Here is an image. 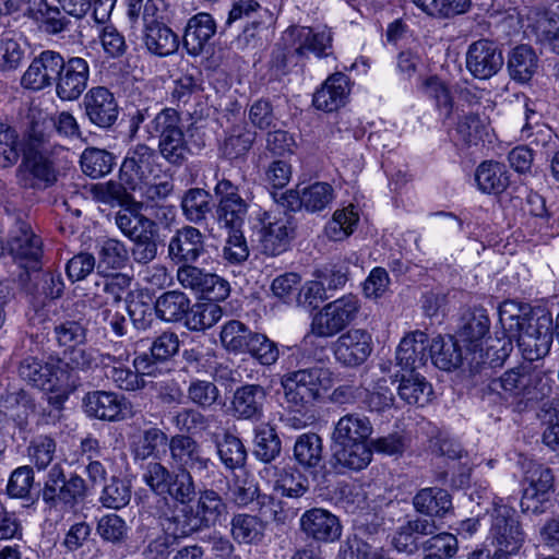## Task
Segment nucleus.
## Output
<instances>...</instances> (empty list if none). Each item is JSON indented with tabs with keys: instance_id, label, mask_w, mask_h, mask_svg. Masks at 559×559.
Instances as JSON below:
<instances>
[{
	"instance_id": "f257e3e1",
	"label": "nucleus",
	"mask_w": 559,
	"mask_h": 559,
	"mask_svg": "<svg viewBox=\"0 0 559 559\" xmlns=\"http://www.w3.org/2000/svg\"><path fill=\"white\" fill-rule=\"evenodd\" d=\"M332 383V372L318 366L287 372L281 378L285 402L296 412L314 402L320 396V391L328 390Z\"/></svg>"
},
{
	"instance_id": "f03ea898",
	"label": "nucleus",
	"mask_w": 559,
	"mask_h": 559,
	"mask_svg": "<svg viewBox=\"0 0 559 559\" xmlns=\"http://www.w3.org/2000/svg\"><path fill=\"white\" fill-rule=\"evenodd\" d=\"M499 322L504 331L503 337L489 338L485 356L492 367L501 365L513 349V340L520 338L526 330L532 329L531 309L514 300H506L499 307Z\"/></svg>"
},
{
	"instance_id": "7ed1b4c3",
	"label": "nucleus",
	"mask_w": 559,
	"mask_h": 559,
	"mask_svg": "<svg viewBox=\"0 0 559 559\" xmlns=\"http://www.w3.org/2000/svg\"><path fill=\"white\" fill-rule=\"evenodd\" d=\"M140 512L157 519L163 532L175 539L201 531L193 513V506L178 504L168 497H159L155 501L143 499Z\"/></svg>"
},
{
	"instance_id": "20e7f679",
	"label": "nucleus",
	"mask_w": 559,
	"mask_h": 559,
	"mask_svg": "<svg viewBox=\"0 0 559 559\" xmlns=\"http://www.w3.org/2000/svg\"><path fill=\"white\" fill-rule=\"evenodd\" d=\"M490 538L497 555H516L525 543V533L514 509L496 504L491 512Z\"/></svg>"
},
{
	"instance_id": "39448f33",
	"label": "nucleus",
	"mask_w": 559,
	"mask_h": 559,
	"mask_svg": "<svg viewBox=\"0 0 559 559\" xmlns=\"http://www.w3.org/2000/svg\"><path fill=\"white\" fill-rule=\"evenodd\" d=\"M359 309V299L354 295L331 301L313 317L311 333L318 337H332L355 320Z\"/></svg>"
},
{
	"instance_id": "423d86ee",
	"label": "nucleus",
	"mask_w": 559,
	"mask_h": 559,
	"mask_svg": "<svg viewBox=\"0 0 559 559\" xmlns=\"http://www.w3.org/2000/svg\"><path fill=\"white\" fill-rule=\"evenodd\" d=\"M259 221L261 251L271 257L286 251L295 233L293 217L282 212H264Z\"/></svg>"
},
{
	"instance_id": "0eeeda50",
	"label": "nucleus",
	"mask_w": 559,
	"mask_h": 559,
	"mask_svg": "<svg viewBox=\"0 0 559 559\" xmlns=\"http://www.w3.org/2000/svg\"><path fill=\"white\" fill-rule=\"evenodd\" d=\"M8 253L25 271L41 269L43 242L31 226L19 222L8 239Z\"/></svg>"
},
{
	"instance_id": "6e6552de",
	"label": "nucleus",
	"mask_w": 559,
	"mask_h": 559,
	"mask_svg": "<svg viewBox=\"0 0 559 559\" xmlns=\"http://www.w3.org/2000/svg\"><path fill=\"white\" fill-rule=\"evenodd\" d=\"M85 481L82 477L72 475L66 479L62 466L55 464L47 474L41 497L50 506L63 503L72 508L85 497Z\"/></svg>"
},
{
	"instance_id": "1a4fd4ad",
	"label": "nucleus",
	"mask_w": 559,
	"mask_h": 559,
	"mask_svg": "<svg viewBox=\"0 0 559 559\" xmlns=\"http://www.w3.org/2000/svg\"><path fill=\"white\" fill-rule=\"evenodd\" d=\"M214 192L218 198L216 218L228 231L241 230L248 213V203L238 192V187L228 179L219 180Z\"/></svg>"
},
{
	"instance_id": "9d476101",
	"label": "nucleus",
	"mask_w": 559,
	"mask_h": 559,
	"mask_svg": "<svg viewBox=\"0 0 559 559\" xmlns=\"http://www.w3.org/2000/svg\"><path fill=\"white\" fill-rule=\"evenodd\" d=\"M157 170L155 151L144 143L131 147L120 167V180L132 191L136 185L153 179Z\"/></svg>"
},
{
	"instance_id": "9b49d317",
	"label": "nucleus",
	"mask_w": 559,
	"mask_h": 559,
	"mask_svg": "<svg viewBox=\"0 0 559 559\" xmlns=\"http://www.w3.org/2000/svg\"><path fill=\"white\" fill-rule=\"evenodd\" d=\"M170 459L178 471H189L200 476H210L214 463L210 457L202 455L199 443L188 435H175L168 442Z\"/></svg>"
},
{
	"instance_id": "f8f14e48",
	"label": "nucleus",
	"mask_w": 559,
	"mask_h": 559,
	"mask_svg": "<svg viewBox=\"0 0 559 559\" xmlns=\"http://www.w3.org/2000/svg\"><path fill=\"white\" fill-rule=\"evenodd\" d=\"M502 51L489 39H479L469 45L466 52V68L479 80L496 75L503 66Z\"/></svg>"
},
{
	"instance_id": "ddd939ff",
	"label": "nucleus",
	"mask_w": 559,
	"mask_h": 559,
	"mask_svg": "<svg viewBox=\"0 0 559 559\" xmlns=\"http://www.w3.org/2000/svg\"><path fill=\"white\" fill-rule=\"evenodd\" d=\"M61 68L55 85L57 97L66 102L79 99L87 87L88 62L81 57H71L68 60L63 59Z\"/></svg>"
},
{
	"instance_id": "4468645a",
	"label": "nucleus",
	"mask_w": 559,
	"mask_h": 559,
	"mask_svg": "<svg viewBox=\"0 0 559 559\" xmlns=\"http://www.w3.org/2000/svg\"><path fill=\"white\" fill-rule=\"evenodd\" d=\"M83 107L88 121L102 129H110L119 116L118 102L105 86L90 88L84 95Z\"/></svg>"
},
{
	"instance_id": "2eb2a0df",
	"label": "nucleus",
	"mask_w": 559,
	"mask_h": 559,
	"mask_svg": "<svg viewBox=\"0 0 559 559\" xmlns=\"http://www.w3.org/2000/svg\"><path fill=\"white\" fill-rule=\"evenodd\" d=\"M521 508L523 512L539 514L545 511L546 495L554 487L551 469L540 464L532 465L525 473Z\"/></svg>"
},
{
	"instance_id": "dca6fc26",
	"label": "nucleus",
	"mask_w": 559,
	"mask_h": 559,
	"mask_svg": "<svg viewBox=\"0 0 559 559\" xmlns=\"http://www.w3.org/2000/svg\"><path fill=\"white\" fill-rule=\"evenodd\" d=\"M372 352L371 335L362 329H352L343 333L333 344L335 359L344 366L364 364Z\"/></svg>"
},
{
	"instance_id": "f3484780",
	"label": "nucleus",
	"mask_w": 559,
	"mask_h": 559,
	"mask_svg": "<svg viewBox=\"0 0 559 559\" xmlns=\"http://www.w3.org/2000/svg\"><path fill=\"white\" fill-rule=\"evenodd\" d=\"M63 67V57L53 50L41 51L33 59L22 76V84L31 90L39 91L56 85L59 70Z\"/></svg>"
},
{
	"instance_id": "a211bd4d",
	"label": "nucleus",
	"mask_w": 559,
	"mask_h": 559,
	"mask_svg": "<svg viewBox=\"0 0 559 559\" xmlns=\"http://www.w3.org/2000/svg\"><path fill=\"white\" fill-rule=\"evenodd\" d=\"M204 252V236L193 226L175 231L167 246L168 258L176 264L194 263Z\"/></svg>"
},
{
	"instance_id": "6ab92c4d",
	"label": "nucleus",
	"mask_w": 559,
	"mask_h": 559,
	"mask_svg": "<svg viewBox=\"0 0 559 559\" xmlns=\"http://www.w3.org/2000/svg\"><path fill=\"white\" fill-rule=\"evenodd\" d=\"M490 330V319L486 309L474 307L467 309L461 317L459 328V337L466 345L467 350L483 353L484 340L488 336ZM481 362H487L484 355L479 354Z\"/></svg>"
},
{
	"instance_id": "aec40b11",
	"label": "nucleus",
	"mask_w": 559,
	"mask_h": 559,
	"mask_svg": "<svg viewBox=\"0 0 559 559\" xmlns=\"http://www.w3.org/2000/svg\"><path fill=\"white\" fill-rule=\"evenodd\" d=\"M300 528L308 538L323 543L338 539L342 532L337 516L322 508L306 511L300 518Z\"/></svg>"
},
{
	"instance_id": "412c9836",
	"label": "nucleus",
	"mask_w": 559,
	"mask_h": 559,
	"mask_svg": "<svg viewBox=\"0 0 559 559\" xmlns=\"http://www.w3.org/2000/svg\"><path fill=\"white\" fill-rule=\"evenodd\" d=\"M535 377L526 366L512 368L500 378L492 379L486 386L485 394L493 395V402H497V400L507 401L510 396L528 394Z\"/></svg>"
},
{
	"instance_id": "4be33fe9",
	"label": "nucleus",
	"mask_w": 559,
	"mask_h": 559,
	"mask_svg": "<svg viewBox=\"0 0 559 559\" xmlns=\"http://www.w3.org/2000/svg\"><path fill=\"white\" fill-rule=\"evenodd\" d=\"M266 390L260 384H245L234 392L230 411L235 418L258 420L263 416Z\"/></svg>"
},
{
	"instance_id": "5701e85b",
	"label": "nucleus",
	"mask_w": 559,
	"mask_h": 559,
	"mask_svg": "<svg viewBox=\"0 0 559 559\" xmlns=\"http://www.w3.org/2000/svg\"><path fill=\"white\" fill-rule=\"evenodd\" d=\"M395 359L404 371H416L429 359V340L426 333L415 331L406 334L400 342Z\"/></svg>"
},
{
	"instance_id": "b1692460",
	"label": "nucleus",
	"mask_w": 559,
	"mask_h": 559,
	"mask_svg": "<svg viewBox=\"0 0 559 559\" xmlns=\"http://www.w3.org/2000/svg\"><path fill=\"white\" fill-rule=\"evenodd\" d=\"M350 92L349 79L342 72L331 74L313 94V105L316 108L331 112L337 110L346 104Z\"/></svg>"
},
{
	"instance_id": "393cba45",
	"label": "nucleus",
	"mask_w": 559,
	"mask_h": 559,
	"mask_svg": "<svg viewBox=\"0 0 559 559\" xmlns=\"http://www.w3.org/2000/svg\"><path fill=\"white\" fill-rule=\"evenodd\" d=\"M216 33V23L211 14L199 13L189 19L183 34V46L189 55L199 56Z\"/></svg>"
},
{
	"instance_id": "a878e982",
	"label": "nucleus",
	"mask_w": 559,
	"mask_h": 559,
	"mask_svg": "<svg viewBox=\"0 0 559 559\" xmlns=\"http://www.w3.org/2000/svg\"><path fill=\"white\" fill-rule=\"evenodd\" d=\"M84 407L90 417L97 419L112 421L124 418L123 408L126 405L123 399L112 392L95 391L87 393L84 399Z\"/></svg>"
},
{
	"instance_id": "bb28decb",
	"label": "nucleus",
	"mask_w": 559,
	"mask_h": 559,
	"mask_svg": "<svg viewBox=\"0 0 559 559\" xmlns=\"http://www.w3.org/2000/svg\"><path fill=\"white\" fill-rule=\"evenodd\" d=\"M372 433V425L368 417L357 413L346 414L335 424L332 443L367 442Z\"/></svg>"
},
{
	"instance_id": "cd10ccee",
	"label": "nucleus",
	"mask_w": 559,
	"mask_h": 559,
	"mask_svg": "<svg viewBox=\"0 0 559 559\" xmlns=\"http://www.w3.org/2000/svg\"><path fill=\"white\" fill-rule=\"evenodd\" d=\"M193 513L202 531L221 522V519L227 513V504L215 490L203 489L199 491Z\"/></svg>"
},
{
	"instance_id": "c85d7f7f",
	"label": "nucleus",
	"mask_w": 559,
	"mask_h": 559,
	"mask_svg": "<svg viewBox=\"0 0 559 559\" xmlns=\"http://www.w3.org/2000/svg\"><path fill=\"white\" fill-rule=\"evenodd\" d=\"M332 460L335 467L360 471L369 465L372 451L367 442L332 443Z\"/></svg>"
},
{
	"instance_id": "c756f323",
	"label": "nucleus",
	"mask_w": 559,
	"mask_h": 559,
	"mask_svg": "<svg viewBox=\"0 0 559 559\" xmlns=\"http://www.w3.org/2000/svg\"><path fill=\"white\" fill-rule=\"evenodd\" d=\"M135 371L121 366L108 368L106 377L112 380L116 385L126 391H135L144 388L145 381L139 373H152V361L147 354L140 355L133 360Z\"/></svg>"
},
{
	"instance_id": "7c9ffc66",
	"label": "nucleus",
	"mask_w": 559,
	"mask_h": 559,
	"mask_svg": "<svg viewBox=\"0 0 559 559\" xmlns=\"http://www.w3.org/2000/svg\"><path fill=\"white\" fill-rule=\"evenodd\" d=\"M57 362H44L36 357H26L19 365V376L34 388L51 390V382L58 378Z\"/></svg>"
},
{
	"instance_id": "2f4dec72",
	"label": "nucleus",
	"mask_w": 559,
	"mask_h": 559,
	"mask_svg": "<svg viewBox=\"0 0 559 559\" xmlns=\"http://www.w3.org/2000/svg\"><path fill=\"white\" fill-rule=\"evenodd\" d=\"M287 32L298 43L296 53L301 56L306 51H312L318 57L328 56L326 49L332 46V33L329 28L314 31L311 27L294 26Z\"/></svg>"
},
{
	"instance_id": "473e14b6",
	"label": "nucleus",
	"mask_w": 559,
	"mask_h": 559,
	"mask_svg": "<svg viewBox=\"0 0 559 559\" xmlns=\"http://www.w3.org/2000/svg\"><path fill=\"white\" fill-rule=\"evenodd\" d=\"M28 15L47 34H59L66 31L70 24L64 12L58 7L49 5L47 0H28Z\"/></svg>"
},
{
	"instance_id": "72a5a7b5",
	"label": "nucleus",
	"mask_w": 559,
	"mask_h": 559,
	"mask_svg": "<svg viewBox=\"0 0 559 559\" xmlns=\"http://www.w3.org/2000/svg\"><path fill=\"white\" fill-rule=\"evenodd\" d=\"M211 440L215 443L217 454L229 469L240 468L245 465L247 451L241 440L229 430L222 433H211Z\"/></svg>"
},
{
	"instance_id": "f704fd0d",
	"label": "nucleus",
	"mask_w": 559,
	"mask_h": 559,
	"mask_svg": "<svg viewBox=\"0 0 559 559\" xmlns=\"http://www.w3.org/2000/svg\"><path fill=\"white\" fill-rule=\"evenodd\" d=\"M131 282L132 277L124 273L98 275L94 282V296L100 300L96 304L107 305L110 300L114 304H119L123 299V295L128 293Z\"/></svg>"
},
{
	"instance_id": "c9c22d12",
	"label": "nucleus",
	"mask_w": 559,
	"mask_h": 559,
	"mask_svg": "<svg viewBox=\"0 0 559 559\" xmlns=\"http://www.w3.org/2000/svg\"><path fill=\"white\" fill-rule=\"evenodd\" d=\"M57 368L59 374L73 376L81 384L80 371H88L98 365V352L95 348H85L73 346L66 353L62 359H58Z\"/></svg>"
},
{
	"instance_id": "e433bc0d",
	"label": "nucleus",
	"mask_w": 559,
	"mask_h": 559,
	"mask_svg": "<svg viewBox=\"0 0 559 559\" xmlns=\"http://www.w3.org/2000/svg\"><path fill=\"white\" fill-rule=\"evenodd\" d=\"M175 472L157 461L148 462L142 471V480L150 488L151 493L139 496L138 504L142 506L143 499L155 501L159 497H167L166 491L169 487Z\"/></svg>"
},
{
	"instance_id": "4c0bfd02",
	"label": "nucleus",
	"mask_w": 559,
	"mask_h": 559,
	"mask_svg": "<svg viewBox=\"0 0 559 559\" xmlns=\"http://www.w3.org/2000/svg\"><path fill=\"white\" fill-rule=\"evenodd\" d=\"M397 394L407 404L424 406L430 401L432 386L418 372L405 371L401 374Z\"/></svg>"
},
{
	"instance_id": "58836bf2",
	"label": "nucleus",
	"mask_w": 559,
	"mask_h": 559,
	"mask_svg": "<svg viewBox=\"0 0 559 559\" xmlns=\"http://www.w3.org/2000/svg\"><path fill=\"white\" fill-rule=\"evenodd\" d=\"M413 504L418 512L430 516H444L452 510L450 493L437 487L419 490L413 499Z\"/></svg>"
},
{
	"instance_id": "ea45409f",
	"label": "nucleus",
	"mask_w": 559,
	"mask_h": 559,
	"mask_svg": "<svg viewBox=\"0 0 559 559\" xmlns=\"http://www.w3.org/2000/svg\"><path fill=\"white\" fill-rule=\"evenodd\" d=\"M429 358L437 368L451 371L460 367L463 356L452 336H437L429 344Z\"/></svg>"
},
{
	"instance_id": "a19ab883",
	"label": "nucleus",
	"mask_w": 559,
	"mask_h": 559,
	"mask_svg": "<svg viewBox=\"0 0 559 559\" xmlns=\"http://www.w3.org/2000/svg\"><path fill=\"white\" fill-rule=\"evenodd\" d=\"M143 40L147 50L159 57L169 56L179 47L178 36L165 23L144 27Z\"/></svg>"
},
{
	"instance_id": "79ce46f5",
	"label": "nucleus",
	"mask_w": 559,
	"mask_h": 559,
	"mask_svg": "<svg viewBox=\"0 0 559 559\" xmlns=\"http://www.w3.org/2000/svg\"><path fill=\"white\" fill-rule=\"evenodd\" d=\"M190 306V299L185 293L169 290L156 299L154 309L159 319L167 322H178L183 318L187 319Z\"/></svg>"
},
{
	"instance_id": "37998d69",
	"label": "nucleus",
	"mask_w": 559,
	"mask_h": 559,
	"mask_svg": "<svg viewBox=\"0 0 559 559\" xmlns=\"http://www.w3.org/2000/svg\"><path fill=\"white\" fill-rule=\"evenodd\" d=\"M475 180L484 193H501L509 186V176L503 164L483 162L476 169Z\"/></svg>"
},
{
	"instance_id": "c03bdc74",
	"label": "nucleus",
	"mask_w": 559,
	"mask_h": 559,
	"mask_svg": "<svg viewBox=\"0 0 559 559\" xmlns=\"http://www.w3.org/2000/svg\"><path fill=\"white\" fill-rule=\"evenodd\" d=\"M538 67V58L532 47L516 46L509 55L508 70L510 76L521 83L532 79Z\"/></svg>"
},
{
	"instance_id": "a18cd8bd",
	"label": "nucleus",
	"mask_w": 559,
	"mask_h": 559,
	"mask_svg": "<svg viewBox=\"0 0 559 559\" xmlns=\"http://www.w3.org/2000/svg\"><path fill=\"white\" fill-rule=\"evenodd\" d=\"M181 210L190 223L201 224L212 212V197L204 189L191 188L182 195Z\"/></svg>"
},
{
	"instance_id": "49530a36",
	"label": "nucleus",
	"mask_w": 559,
	"mask_h": 559,
	"mask_svg": "<svg viewBox=\"0 0 559 559\" xmlns=\"http://www.w3.org/2000/svg\"><path fill=\"white\" fill-rule=\"evenodd\" d=\"M51 132V123L48 120H33L24 135L22 148L24 159H29L35 154L48 153Z\"/></svg>"
},
{
	"instance_id": "de8ad7c7",
	"label": "nucleus",
	"mask_w": 559,
	"mask_h": 559,
	"mask_svg": "<svg viewBox=\"0 0 559 559\" xmlns=\"http://www.w3.org/2000/svg\"><path fill=\"white\" fill-rule=\"evenodd\" d=\"M322 439L314 432L300 435L294 445V457L304 468H317L322 462Z\"/></svg>"
},
{
	"instance_id": "09e8293b",
	"label": "nucleus",
	"mask_w": 559,
	"mask_h": 559,
	"mask_svg": "<svg viewBox=\"0 0 559 559\" xmlns=\"http://www.w3.org/2000/svg\"><path fill=\"white\" fill-rule=\"evenodd\" d=\"M274 469V489L289 498L301 497L308 490L307 478L295 467L287 466Z\"/></svg>"
},
{
	"instance_id": "8fccbe9b",
	"label": "nucleus",
	"mask_w": 559,
	"mask_h": 559,
	"mask_svg": "<svg viewBox=\"0 0 559 559\" xmlns=\"http://www.w3.org/2000/svg\"><path fill=\"white\" fill-rule=\"evenodd\" d=\"M168 436L157 427L144 429L132 445V454L135 460L158 457L159 448L168 444Z\"/></svg>"
},
{
	"instance_id": "3c124183",
	"label": "nucleus",
	"mask_w": 559,
	"mask_h": 559,
	"mask_svg": "<svg viewBox=\"0 0 559 559\" xmlns=\"http://www.w3.org/2000/svg\"><path fill=\"white\" fill-rule=\"evenodd\" d=\"M281 449V439L275 428L266 424L255 429L253 454L258 460L270 463L280 455Z\"/></svg>"
},
{
	"instance_id": "603ef678",
	"label": "nucleus",
	"mask_w": 559,
	"mask_h": 559,
	"mask_svg": "<svg viewBox=\"0 0 559 559\" xmlns=\"http://www.w3.org/2000/svg\"><path fill=\"white\" fill-rule=\"evenodd\" d=\"M552 336L532 326L516 340L526 360L534 361L545 357L550 349Z\"/></svg>"
},
{
	"instance_id": "864d4df0",
	"label": "nucleus",
	"mask_w": 559,
	"mask_h": 559,
	"mask_svg": "<svg viewBox=\"0 0 559 559\" xmlns=\"http://www.w3.org/2000/svg\"><path fill=\"white\" fill-rule=\"evenodd\" d=\"M146 132L163 140L183 130L179 112L174 108H164L145 126Z\"/></svg>"
},
{
	"instance_id": "5fc2aeb1",
	"label": "nucleus",
	"mask_w": 559,
	"mask_h": 559,
	"mask_svg": "<svg viewBox=\"0 0 559 559\" xmlns=\"http://www.w3.org/2000/svg\"><path fill=\"white\" fill-rule=\"evenodd\" d=\"M223 316L222 307L216 302H197L190 306L186 325L193 331H203L216 324Z\"/></svg>"
},
{
	"instance_id": "6e6d98bb",
	"label": "nucleus",
	"mask_w": 559,
	"mask_h": 559,
	"mask_svg": "<svg viewBox=\"0 0 559 559\" xmlns=\"http://www.w3.org/2000/svg\"><path fill=\"white\" fill-rule=\"evenodd\" d=\"M230 524L231 535L238 543L253 544L263 537L264 524L255 515L236 514Z\"/></svg>"
},
{
	"instance_id": "4d7b16f0",
	"label": "nucleus",
	"mask_w": 559,
	"mask_h": 559,
	"mask_svg": "<svg viewBox=\"0 0 559 559\" xmlns=\"http://www.w3.org/2000/svg\"><path fill=\"white\" fill-rule=\"evenodd\" d=\"M115 223L120 231L130 240L144 233H150V229L156 227L153 219L129 209L118 211L115 216Z\"/></svg>"
},
{
	"instance_id": "13d9d810",
	"label": "nucleus",
	"mask_w": 559,
	"mask_h": 559,
	"mask_svg": "<svg viewBox=\"0 0 559 559\" xmlns=\"http://www.w3.org/2000/svg\"><path fill=\"white\" fill-rule=\"evenodd\" d=\"M7 402L10 403L9 419L19 430L20 438L26 439L29 431V416L34 412V405L24 392L11 394Z\"/></svg>"
},
{
	"instance_id": "bf43d9fd",
	"label": "nucleus",
	"mask_w": 559,
	"mask_h": 559,
	"mask_svg": "<svg viewBox=\"0 0 559 559\" xmlns=\"http://www.w3.org/2000/svg\"><path fill=\"white\" fill-rule=\"evenodd\" d=\"M82 171L91 178H100L111 171L114 156L97 147L84 150L80 159Z\"/></svg>"
},
{
	"instance_id": "052dcab7",
	"label": "nucleus",
	"mask_w": 559,
	"mask_h": 559,
	"mask_svg": "<svg viewBox=\"0 0 559 559\" xmlns=\"http://www.w3.org/2000/svg\"><path fill=\"white\" fill-rule=\"evenodd\" d=\"M423 92L435 100L436 106L444 118L453 114L454 102L449 85L436 75L425 79L421 83Z\"/></svg>"
},
{
	"instance_id": "680f3d73",
	"label": "nucleus",
	"mask_w": 559,
	"mask_h": 559,
	"mask_svg": "<svg viewBox=\"0 0 559 559\" xmlns=\"http://www.w3.org/2000/svg\"><path fill=\"white\" fill-rule=\"evenodd\" d=\"M187 397L199 408L210 409L219 402L221 391L212 381L194 379L189 382Z\"/></svg>"
},
{
	"instance_id": "e2e57ef3",
	"label": "nucleus",
	"mask_w": 559,
	"mask_h": 559,
	"mask_svg": "<svg viewBox=\"0 0 559 559\" xmlns=\"http://www.w3.org/2000/svg\"><path fill=\"white\" fill-rule=\"evenodd\" d=\"M166 496L178 504H190L197 497V485L191 472H175Z\"/></svg>"
},
{
	"instance_id": "0e129e2a",
	"label": "nucleus",
	"mask_w": 559,
	"mask_h": 559,
	"mask_svg": "<svg viewBox=\"0 0 559 559\" xmlns=\"http://www.w3.org/2000/svg\"><path fill=\"white\" fill-rule=\"evenodd\" d=\"M485 129L486 124L477 114H467L457 121L454 141L465 146L476 145Z\"/></svg>"
},
{
	"instance_id": "69168bd1",
	"label": "nucleus",
	"mask_w": 559,
	"mask_h": 559,
	"mask_svg": "<svg viewBox=\"0 0 559 559\" xmlns=\"http://www.w3.org/2000/svg\"><path fill=\"white\" fill-rule=\"evenodd\" d=\"M357 222L358 215L353 209L337 210L325 226V235L333 241H341L353 233Z\"/></svg>"
},
{
	"instance_id": "338daca9",
	"label": "nucleus",
	"mask_w": 559,
	"mask_h": 559,
	"mask_svg": "<svg viewBox=\"0 0 559 559\" xmlns=\"http://www.w3.org/2000/svg\"><path fill=\"white\" fill-rule=\"evenodd\" d=\"M253 141V132L247 130L245 126H235L225 139L222 150L226 157L238 158L251 148Z\"/></svg>"
},
{
	"instance_id": "774afa93",
	"label": "nucleus",
	"mask_w": 559,
	"mask_h": 559,
	"mask_svg": "<svg viewBox=\"0 0 559 559\" xmlns=\"http://www.w3.org/2000/svg\"><path fill=\"white\" fill-rule=\"evenodd\" d=\"M333 198L334 190L326 182H314L302 188L304 209L311 213L324 210Z\"/></svg>"
}]
</instances>
